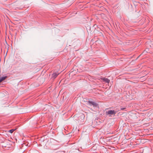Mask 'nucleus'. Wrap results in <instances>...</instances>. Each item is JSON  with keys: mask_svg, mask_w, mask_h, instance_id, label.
Here are the masks:
<instances>
[{"mask_svg": "<svg viewBox=\"0 0 153 153\" xmlns=\"http://www.w3.org/2000/svg\"><path fill=\"white\" fill-rule=\"evenodd\" d=\"M16 129H12L10 130L9 132L11 133H12Z\"/></svg>", "mask_w": 153, "mask_h": 153, "instance_id": "423d86ee", "label": "nucleus"}, {"mask_svg": "<svg viewBox=\"0 0 153 153\" xmlns=\"http://www.w3.org/2000/svg\"><path fill=\"white\" fill-rule=\"evenodd\" d=\"M118 110H119V111H120V109H116L115 110V111H118Z\"/></svg>", "mask_w": 153, "mask_h": 153, "instance_id": "6e6552de", "label": "nucleus"}, {"mask_svg": "<svg viewBox=\"0 0 153 153\" xmlns=\"http://www.w3.org/2000/svg\"><path fill=\"white\" fill-rule=\"evenodd\" d=\"M59 74L56 73H54L53 74L52 76V77L54 79Z\"/></svg>", "mask_w": 153, "mask_h": 153, "instance_id": "7ed1b4c3", "label": "nucleus"}, {"mask_svg": "<svg viewBox=\"0 0 153 153\" xmlns=\"http://www.w3.org/2000/svg\"><path fill=\"white\" fill-rule=\"evenodd\" d=\"M88 102L90 105H92L94 107H96L98 105L97 103L90 101H88Z\"/></svg>", "mask_w": 153, "mask_h": 153, "instance_id": "f03ea898", "label": "nucleus"}, {"mask_svg": "<svg viewBox=\"0 0 153 153\" xmlns=\"http://www.w3.org/2000/svg\"><path fill=\"white\" fill-rule=\"evenodd\" d=\"M119 111V110L115 111V110H109L108 111H107L106 112V114L107 115H109V116H111L112 115H114V116L116 113Z\"/></svg>", "mask_w": 153, "mask_h": 153, "instance_id": "f257e3e1", "label": "nucleus"}, {"mask_svg": "<svg viewBox=\"0 0 153 153\" xmlns=\"http://www.w3.org/2000/svg\"><path fill=\"white\" fill-rule=\"evenodd\" d=\"M7 78V76H5L4 77H2L1 78H0V83L2 81L5 79Z\"/></svg>", "mask_w": 153, "mask_h": 153, "instance_id": "39448f33", "label": "nucleus"}, {"mask_svg": "<svg viewBox=\"0 0 153 153\" xmlns=\"http://www.w3.org/2000/svg\"><path fill=\"white\" fill-rule=\"evenodd\" d=\"M102 79L105 82L107 83H109L110 82L109 80L105 78H102Z\"/></svg>", "mask_w": 153, "mask_h": 153, "instance_id": "20e7f679", "label": "nucleus"}, {"mask_svg": "<svg viewBox=\"0 0 153 153\" xmlns=\"http://www.w3.org/2000/svg\"><path fill=\"white\" fill-rule=\"evenodd\" d=\"M126 108H120V110H124Z\"/></svg>", "mask_w": 153, "mask_h": 153, "instance_id": "0eeeda50", "label": "nucleus"}]
</instances>
